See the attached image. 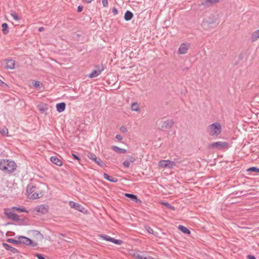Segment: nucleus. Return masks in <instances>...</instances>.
<instances>
[{
    "instance_id": "nucleus-1",
    "label": "nucleus",
    "mask_w": 259,
    "mask_h": 259,
    "mask_svg": "<svg viewBox=\"0 0 259 259\" xmlns=\"http://www.w3.org/2000/svg\"><path fill=\"white\" fill-rule=\"evenodd\" d=\"M17 167L16 163L12 160L3 159L0 160V169L6 174H11L14 172Z\"/></svg>"
},
{
    "instance_id": "nucleus-2",
    "label": "nucleus",
    "mask_w": 259,
    "mask_h": 259,
    "mask_svg": "<svg viewBox=\"0 0 259 259\" xmlns=\"http://www.w3.org/2000/svg\"><path fill=\"white\" fill-rule=\"evenodd\" d=\"M209 129L210 130L209 134L212 136H218L222 131L221 125L219 122H215L209 125Z\"/></svg>"
},
{
    "instance_id": "nucleus-3",
    "label": "nucleus",
    "mask_w": 259,
    "mask_h": 259,
    "mask_svg": "<svg viewBox=\"0 0 259 259\" xmlns=\"http://www.w3.org/2000/svg\"><path fill=\"white\" fill-rule=\"evenodd\" d=\"M229 147V144L227 142L218 141L213 142L208 145V148L209 149H223L228 148Z\"/></svg>"
},
{
    "instance_id": "nucleus-4",
    "label": "nucleus",
    "mask_w": 259,
    "mask_h": 259,
    "mask_svg": "<svg viewBox=\"0 0 259 259\" xmlns=\"http://www.w3.org/2000/svg\"><path fill=\"white\" fill-rule=\"evenodd\" d=\"M19 239V244H25L27 246H30L31 247H36L37 246L38 244L37 242L33 241L29 238L23 236H20L18 237Z\"/></svg>"
},
{
    "instance_id": "nucleus-5",
    "label": "nucleus",
    "mask_w": 259,
    "mask_h": 259,
    "mask_svg": "<svg viewBox=\"0 0 259 259\" xmlns=\"http://www.w3.org/2000/svg\"><path fill=\"white\" fill-rule=\"evenodd\" d=\"M4 214L8 219L13 221L18 222L20 220L19 215L13 212L11 208L5 209Z\"/></svg>"
},
{
    "instance_id": "nucleus-6",
    "label": "nucleus",
    "mask_w": 259,
    "mask_h": 259,
    "mask_svg": "<svg viewBox=\"0 0 259 259\" xmlns=\"http://www.w3.org/2000/svg\"><path fill=\"white\" fill-rule=\"evenodd\" d=\"M87 157L102 167L106 165L105 163L100 158H98L94 153L91 152L88 153Z\"/></svg>"
},
{
    "instance_id": "nucleus-7",
    "label": "nucleus",
    "mask_w": 259,
    "mask_h": 259,
    "mask_svg": "<svg viewBox=\"0 0 259 259\" xmlns=\"http://www.w3.org/2000/svg\"><path fill=\"white\" fill-rule=\"evenodd\" d=\"M68 204L70 207L74 208L75 209L80 212L85 213L87 211V210L85 209V208L79 203H77L73 201H70L69 202Z\"/></svg>"
},
{
    "instance_id": "nucleus-8",
    "label": "nucleus",
    "mask_w": 259,
    "mask_h": 259,
    "mask_svg": "<svg viewBox=\"0 0 259 259\" xmlns=\"http://www.w3.org/2000/svg\"><path fill=\"white\" fill-rule=\"evenodd\" d=\"M158 165L162 168L167 167L169 168H172L174 167V163L172 160H162L159 161Z\"/></svg>"
},
{
    "instance_id": "nucleus-9",
    "label": "nucleus",
    "mask_w": 259,
    "mask_h": 259,
    "mask_svg": "<svg viewBox=\"0 0 259 259\" xmlns=\"http://www.w3.org/2000/svg\"><path fill=\"white\" fill-rule=\"evenodd\" d=\"M161 130L170 128L171 127H172V126L174 124V122L172 119H168L165 121H161Z\"/></svg>"
},
{
    "instance_id": "nucleus-10",
    "label": "nucleus",
    "mask_w": 259,
    "mask_h": 259,
    "mask_svg": "<svg viewBox=\"0 0 259 259\" xmlns=\"http://www.w3.org/2000/svg\"><path fill=\"white\" fill-rule=\"evenodd\" d=\"M189 44L186 43H182L181 44L178 53L179 54H186L189 49Z\"/></svg>"
},
{
    "instance_id": "nucleus-11",
    "label": "nucleus",
    "mask_w": 259,
    "mask_h": 259,
    "mask_svg": "<svg viewBox=\"0 0 259 259\" xmlns=\"http://www.w3.org/2000/svg\"><path fill=\"white\" fill-rule=\"evenodd\" d=\"M104 67L103 66L98 67L97 69H95L92 71V72L89 75L90 78H93L100 75L101 73L103 71Z\"/></svg>"
},
{
    "instance_id": "nucleus-12",
    "label": "nucleus",
    "mask_w": 259,
    "mask_h": 259,
    "mask_svg": "<svg viewBox=\"0 0 259 259\" xmlns=\"http://www.w3.org/2000/svg\"><path fill=\"white\" fill-rule=\"evenodd\" d=\"M48 209V206L46 205H40L35 207L36 211L41 214L47 213Z\"/></svg>"
},
{
    "instance_id": "nucleus-13",
    "label": "nucleus",
    "mask_w": 259,
    "mask_h": 259,
    "mask_svg": "<svg viewBox=\"0 0 259 259\" xmlns=\"http://www.w3.org/2000/svg\"><path fill=\"white\" fill-rule=\"evenodd\" d=\"M3 246L5 248V249L11 252L12 253H13L14 254L18 253L20 252L17 249L9 245V244H8L6 243H3Z\"/></svg>"
},
{
    "instance_id": "nucleus-14",
    "label": "nucleus",
    "mask_w": 259,
    "mask_h": 259,
    "mask_svg": "<svg viewBox=\"0 0 259 259\" xmlns=\"http://www.w3.org/2000/svg\"><path fill=\"white\" fill-rule=\"evenodd\" d=\"M36 189L35 186L31 184L28 185L26 189V195L29 197L36 191Z\"/></svg>"
},
{
    "instance_id": "nucleus-15",
    "label": "nucleus",
    "mask_w": 259,
    "mask_h": 259,
    "mask_svg": "<svg viewBox=\"0 0 259 259\" xmlns=\"http://www.w3.org/2000/svg\"><path fill=\"white\" fill-rule=\"evenodd\" d=\"M184 161V159L178 156L174 158L173 160H172V163H174V166H179L181 164H183Z\"/></svg>"
},
{
    "instance_id": "nucleus-16",
    "label": "nucleus",
    "mask_w": 259,
    "mask_h": 259,
    "mask_svg": "<svg viewBox=\"0 0 259 259\" xmlns=\"http://www.w3.org/2000/svg\"><path fill=\"white\" fill-rule=\"evenodd\" d=\"M201 5L207 7L210 5L216 4L219 2V0H201Z\"/></svg>"
},
{
    "instance_id": "nucleus-17",
    "label": "nucleus",
    "mask_w": 259,
    "mask_h": 259,
    "mask_svg": "<svg viewBox=\"0 0 259 259\" xmlns=\"http://www.w3.org/2000/svg\"><path fill=\"white\" fill-rule=\"evenodd\" d=\"M124 196L137 203H141V200L138 199L137 196L133 194L125 193Z\"/></svg>"
},
{
    "instance_id": "nucleus-18",
    "label": "nucleus",
    "mask_w": 259,
    "mask_h": 259,
    "mask_svg": "<svg viewBox=\"0 0 259 259\" xmlns=\"http://www.w3.org/2000/svg\"><path fill=\"white\" fill-rule=\"evenodd\" d=\"M50 160L53 163L58 166H60L63 164L62 161L56 156H52L50 158Z\"/></svg>"
},
{
    "instance_id": "nucleus-19",
    "label": "nucleus",
    "mask_w": 259,
    "mask_h": 259,
    "mask_svg": "<svg viewBox=\"0 0 259 259\" xmlns=\"http://www.w3.org/2000/svg\"><path fill=\"white\" fill-rule=\"evenodd\" d=\"M15 61L12 59L6 60V68L13 69L15 68Z\"/></svg>"
},
{
    "instance_id": "nucleus-20",
    "label": "nucleus",
    "mask_w": 259,
    "mask_h": 259,
    "mask_svg": "<svg viewBox=\"0 0 259 259\" xmlns=\"http://www.w3.org/2000/svg\"><path fill=\"white\" fill-rule=\"evenodd\" d=\"M111 148L112 150L117 153L124 154L125 153L126 150L124 149L120 148L116 146H112Z\"/></svg>"
},
{
    "instance_id": "nucleus-21",
    "label": "nucleus",
    "mask_w": 259,
    "mask_h": 259,
    "mask_svg": "<svg viewBox=\"0 0 259 259\" xmlns=\"http://www.w3.org/2000/svg\"><path fill=\"white\" fill-rule=\"evenodd\" d=\"M57 111L59 112H62L64 111L66 108V104L64 102L58 103L56 105Z\"/></svg>"
},
{
    "instance_id": "nucleus-22",
    "label": "nucleus",
    "mask_w": 259,
    "mask_h": 259,
    "mask_svg": "<svg viewBox=\"0 0 259 259\" xmlns=\"http://www.w3.org/2000/svg\"><path fill=\"white\" fill-rule=\"evenodd\" d=\"M42 196L41 192L40 191L36 190L29 196V198L31 199H36L39 198Z\"/></svg>"
},
{
    "instance_id": "nucleus-23",
    "label": "nucleus",
    "mask_w": 259,
    "mask_h": 259,
    "mask_svg": "<svg viewBox=\"0 0 259 259\" xmlns=\"http://www.w3.org/2000/svg\"><path fill=\"white\" fill-rule=\"evenodd\" d=\"M103 177L105 179H106L111 182L116 183L118 181V180L117 178H113L106 173L104 174Z\"/></svg>"
},
{
    "instance_id": "nucleus-24",
    "label": "nucleus",
    "mask_w": 259,
    "mask_h": 259,
    "mask_svg": "<svg viewBox=\"0 0 259 259\" xmlns=\"http://www.w3.org/2000/svg\"><path fill=\"white\" fill-rule=\"evenodd\" d=\"M133 14L131 11L127 10L124 14V19L125 21H130L133 18Z\"/></svg>"
},
{
    "instance_id": "nucleus-25",
    "label": "nucleus",
    "mask_w": 259,
    "mask_h": 259,
    "mask_svg": "<svg viewBox=\"0 0 259 259\" xmlns=\"http://www.w3.org/2000/svg\"><path fill=\"white\" fill-rule=\"evenodd\" d=\"M178 229L185 234L189 235L191 233L190 231L187 228L183 225H179Z\"/></svg>"
},
{
    "instance_id": "nucleus-26",
    "label": "nucleus",
    "mask_w": 259,
    "mask_h": 259,
    "mask_svg": "<svg viewBox=\"0 0 259 259\" xmlns=\"http://www.w3.org/2000/svg\"><path fill=\"white\" fill-rule=\"evenodd\" d=\"M251 38L252 41H255L259 38V30L253 32L251 34Z\"/></svg>"
},
{
    "instance_id": "nucleus-27",
    "label": "nucleus",
    "mask_w": 259,
    "mask_h": 259,
    "mask_svg": "<svg viewBox=\"0 0 259 259\" xmlns=\"http://www.w3.org/2000/svg\"><path fill=\"white\" fill-rule=\"evenodd\" d=\"M2 32L4 34H7L9 32L8 25L6 23H3L2 25Z\"/></svg>"
},
{
    "instance_id": "nucleus-28",
    "label": "nucleus",
    "mask_w": 259,
    "mask_h": 259,
    "mask_svg": "<svg viewBox=\"0 0 259 259\" xmlns=\"http://www.w3.org/2000/svg\"><path fill=\"white\" fill-rule=\"evenodd\" d=\"M37 108L41 113H44L48 109L46 105L44 104L38 105Z\"/></svg>"
},
{
    "instance_id": "nucleus-29",
    "label": "nucleus",
    "mask_w": 259,
    "mask_h": 259,
    "mask_svg": "<svg viewBox=\"0 0 259 259\" xmlns=\"http://www.w3.org/2000/svg\"><path fill=\"white\" fill-rule=\"evenodd\" d=\"M12 209L16 210L17 211H18L19 212H28V211L25 209L24 207H11Z\"/></svg>"
},
{
    "instance_id": "nucleus-30",
    "label": "nucleus",
    "mask_w": 259,
    "mask_h": 259,
    "mask_svg": "<svg viewBox=\"0 0 259 259\" xmlns=\"http://www.w3.org/2000/svg\"><path fill=\"white\" fill-rule=\"evenodd\" d=\"M32 84L36 89H39L42 86V83L39 81L33 80Z\"/></svg>"
},
{
    "instance_id": "nucleus-31",
    "label": "nucleus",
    "mask_w": 259,
    "mask_h": 259,
    "mask_svg": "<svg viewBox=\"0 0 259 259\" xmlns=\"http://www.w3.org/2000/svg\"><path fill=\"white\" fill-rule=\"evenodd\" d=\"M161 203L170 210H175V207L172 206L170 203L168 202H161Z\"/></svg>"
},
{
    "instance_id": "nucleus-32",
    "label": "nucleus",
    "mask_w": 259,
    "mask_h": 259,
    "mask_svg": "<svg viewBox=\"0 0 259 259\" xmlns=\"http://www.w3.org/2000/svg\"><path fill=\"white\" fill-rule=\"evenodd\" d=\"M100 237L103 238L104 240L108 241L110 242H111V240L112 239V238L110 237V236L104 235V234H101L100 235Z\"/></svg>"
},
{
    "instance_id": "nucleus-33",
    "label": "nucleus",
    "mask_w": 259,
    "mask_h": 259,
    "mask_svg": "<svg viewBox=\"0 0 259 259\" xmlns=\"http://www.w3.org/2000/svg\"><path fill=\"white\" fill-rule=\"evenodd\" d=\"M247 171H251L254 172H259V168L257 167H251L247 169Z\"/></svg>"
},
{
    "instance_id": "nucleus-34",
    "label": "nucleus",
    "mask_w": 259,
    "mask_h": 259,
    "mask_svg": "<svg viewBox=\"0 0 259 259\" xmlns=\"http://www.w3.org/2000/svg\"><path fill=\"white\" fill-rule=\"evenodd\" d=\"M132 109L135 111H138L139 109L138 104L136 102L133 103L132 105Z\"/></svg>"
},
{
    "instance_id": "nucleus-35",
    "label": "nucleus",
    "mask_w": 259,
    "mask_h": 259,
    "mask_svg": "<svg viewBox=\"0 0 259 259\" xmlns=\"http://www.w3.org/2000/svg\"><path fill=\"white\" fill-rule=\"evenodd\" d=\"M7 241V242H8L9 243H13L15 244H19V239H18L17 240H16L14 239L10 238V239H8Z\"/></svg>"
},
{
    "instance_id": "nucleus-36",
    "label": "nucleus",
    "mask_w": 259,
    "mask_h": 259,
    "mask_svg": "<svg viewBox=\"0 0 259 259\" xmlns=\"http://www.w3.org/2000/svg\"><path fill=\"white\" fill-rule=\"evenodd\" d=\"M111 242H112L115 244L120 245L122 243V241L120 239H115L112 238Z\"/></svg>"
},
{
    "instance_id": "nucleus-37",
    "label": "nucleus",
    "mask_w": 259,
    "mask_h": 259,
    "mask_svg": "<svg viewBox=\"0 0 259 259\" xmlns=\"http://www.w3.org/2000/svg\"><path fill=\"white\" fill-rule=\"evenodd\" d=\"M127 158H128V160L131 162V163H134L136 161V159L135 157H134V156H131V155H128L127 156Z\"/></svg>"
},
{
    "instance_id": "nucleus-38",
    "label": "nucleus",
    "mask_w": 259,
    "mask_h": 259,
    "mask_svg": "<svg viewBox=\"0 0 259 259\" xmlns=\"http://www.w3.org/2000/svg\"><path fill=\"white\" fill-rule=\"evenodd\" d=\"M145 228L149 234H153L154 231H153V229L151 227H150L149 226H145Z\"/></svg>"
},
{
    "instance_id": "nucleus-39",
    "label": "nucleus",
    "mask_w": 259,
    "mask_h": 259,
    "mask_svg": "<svg viewBox=\"0 0 259 259\" xmlns=\"http://www.w3.org/2000/svg\"><path fill=\"white\" fill-rule=\"evenodd\" d=\"M11 16L13 18V19H15V20H20L19 17L18 16V15L15 12L11 14Z\"/></svg>"
},
{
    "instance_id": "nucleus-40",
    "label": "nucleus",
    "mask_w": 259,
    "mask_h": 259,
    "mask_svg": "<svg viewBox=\"0 0 259 259\" xmlns=\"http://www.w3.org/2000/svg\"><path fill=\"white\" fill-rule=\"evenodd\" d=\"M130 162L127 160H125L124 161H123V165L125 167H128L130 166Z\"/></svg>"
},
{
    "instance_id": "nucleus-41",
    "label": "nucleus",
    "mask_w": 259,
    "mask_h": 259,
    "mask_svg": "<svg viewBox=\"0 0 259 259\" xmlns=\"http://www.w3.org/2000/svg\"><path fill=\"white\" fill-rule=\"evenodd\" d=\"M72 156L74 159L77 160L79 162H80L81 159L76 154L72 153Z\"/></svg>"
},
{
    "instance_id": "nucleus-42",
    "label": "nucleus",
    "mask_w": 259,
    "mask_h": 259,
    "mask_svg": "<svg viewBox=\"0 0 259 259\" xmlns=\"http://www.w3.org/2000/svg\"><path fill=\"white\" fill-rule=\"evenodd\" d=\"M0 132L3 135H7L8 134V130L7 128H4Z\"/></svg>"
},
{
    "instance_id": "nucleus-43",
    "label": "nucleus",
    "mask_w": 259,
    "mask_h": 259,
    "mask_svg": "<svg viewBox=\"0 0 259 259\" xmlns=\"http://www.w3.org/2000/svg\"><path fill=\"white\" fill-rule=\"evenodd\" d=\"M102 5L104 7H108V0H102Z\"/></svg>"
},
{
    "instance_id": "nucleus-44",
    "label": "nucleus",
    "mask_w": 259,
    "mask_h": 259,
    "mask_svg": "<svg viewBox=\"0 0 259 259\" xmlns=\"http://www.w3.org/2000/svg\"><path fill=\"white\" fill-rule=\"evenodd\" d=\"M134 256L135 257L137 258H138V259H143V258H144V257H143L142 255H140L139 254H137V253L134 254Z\"/></svg>"
},
{
    "instance_id": "nucleus-45",
    "label": "nucleus",
    "mask_w": 259,
    "mask_h": 259,
    "mask_svg": "<svg viewBox=\"0 0 259 259\" xmlns=\"http://www.w3.org/2000/svg\"><path fill=\"white\" fill-rule=\"evenodd\" d=\"M120 130L121 131V132H122V133H125L127 132V130H126V128L124 126H121L120 128Z\"/></svg>"
},
{
    "instance_id": "nucleus-46",
    "label": "nucleus",
    "mask_w": 259,
    "mask_h": 259,
    "mask_svg": "<svg viewBox=\"0 0 259 259\" xmlns=\"http://www.w3.org/2000/svg\"><path fill=\"white\" fill-rule=\"evenodd\" d=\"M112 12L114 15H116L118 13V10L115 7L112 8Z\"/></svg>"
},
{
    "instance_id": "nucleus-47",
    "label": "nucleus",
    "mask_w": 259,
    "mask_h": 259,
    "mask_svg": "<svg viewBox=\"0 0 259 259\" xmlns=\"http://www.w3.org/2000/svg\"><path fill=\"white\" fill-rule=\"evenodd\" d=\"M115 138L119 141H121L122 139V136L120 135H116L115 136Z\"/></svg>"
},
{
    "instance_id": "nucleus-48",
    "label": "nucleus",
    "mask_w": 259,
    "mask_h": 259,
    "mask_svg": "<svg viewBox=\"0 0 259 259\" xmlns=\"http://www.w3.org/2000/svg\"><path fill=\"white\" fill-rule=\"evenodd\" d=\"M248 259H256L255 257L252 255L249 254L247 256Z\"/></svg>"
},
{
    "instance_id": "nucleus-49",
    "label": "nucleus",
    "mask_w": 259,
    "mask_h": 259,
    "mask_svg": "<svg viewBox=\"0 0 259 259\" xmlns=\"http://www.w3.org/2000/svg\"><path fill=\"white\" fill-rule=\"evenodd\" d=\"M83 8L81 6H79L77 8V12H80L82 11Z\"/></svg>"
},
{
    "instance_id": "nucleus-50",
    "label": "nucleus",
    "mask_w": 259,
    "mask_h": 259,
    "mask_svg": "<svg viewBox=\"0 0 259 259\" xmlns=\"http://www.w3.org/2000/svg\"><path fill=\"white\" fill-rule=\"evenodd\" d=\"M94 0H85V2L87 3H91L92 2H93Z\"/></svg>"
},
{
    "instance_id": "nucleus-51",
    "label": "nucleus",
    "mask_w": 259,
    "mask_h": 259,
    "mask_svg": "<svg viewBox=\"0 0 259 259\" xmlns=\"http://www.w3.org/2000/svg\"><path fill=\"white\" fill-rule=\"evenodd\" d=\"M44 27H39V29H38V31H39V32H41V31H42L44 30Z\"/></svg>"
},
{
    "instance_id": "nucleus-52",
    "label": "nucleus",
    "mask_w": 259,
    "mask_h": 259,
    "mask_svg": "<svg viewBox=\"0 0 259 259\" xmlns=\"http://www.w3.org/2000/svg\"><path fill=\"white\" fill-rule=\"evenodd\" d=\"M4 84H5V83L0 79V86H3Z\"/></svg>"
},
{
    "instance_id": "nucleus-53",
    "label": "nucleus",
    "mask_w": 259,
    "mask_h": 259,
    "mask_svg": "<svg viewBox=\"0 0 259 259\" xmlns=\"http://www.w3.org/2000/svg\"><path fill=\"white\" fill-rule=\"evenodd\" d=\"M60 235L63 237L65 236V235L63 234H60Z\"/></svg>"
}]
</instances>
